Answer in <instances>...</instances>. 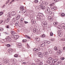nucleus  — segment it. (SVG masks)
I'll list each match as a JSON object with an SVG mask.
<instances>
[{
	"mask_svg": "<svg viewBox=\"0 0 65 65\" xmlns=\"http://www.w3.org/2000/svg\"><path fill=\"white\" fill-rule=\"evenodd\" d=\"M55 5L54 4H52L50 5V8L53 11H54L55 10H56V8L55 7Z\"/></svg>",
	"mask_w": 65,
	"mask_h": 65,
	"instance_id": "obj_1",
	"label": "nucleus"
},
{
	"mask_svg": "<svg viewBox=\"0 0 65 65\" xmlns=\"http://www.w3.org/2000/svg\"><path fill=\"white\" fill-rule=\"evenodd\" d=\"M42 26L43 27H47V23L46 22H42Z\"/></svg>",
	"mask_w": 65,
	"mask_h": 65,
	"instance_id": "obj_2",
	"label": "nucleus"
},
{
	"mask_svg": "<svg viewBox=\"0 0 65 65\" xmlns=\"http://www.w3.org/2000/svg\"><path fill=\"white\" fill-rule=\"evenodd\" d=\"M37 19L38 21H41L42 19V17H41L39 15H37L36 16Z\"/></svg>",
	"mask_w": 65,
	"mask_h": 65,
	"instance_id": "obj_3",
	"label": "nucleus"
},
{
	"mask_svg": "<svg viewBox=\"0 0 65 65\" xmlns=\"http://www.w3.org/2000/svg\"><path fill=\"white\" fill-rule=\"evenodd\" d=\"M50 8L48 7H47L45 11L47 13H48L50 11Z\"/></svg>",
	"mask_w": 65,
	"mask_h": 65,
	"instance_id": "obj_4",
	"label": "nucleus"
},
{
	"mask_svg": "<svg viewBox=\"0 0 65 65\" xmlns=\"http://www.w3.org/2000/svg\"><path fill=\"white\" fill-rule=\"evenodd\" d=\"M40 7H41V9L43 10V9H45V6H42V5H40Z\"/></svg>",
	"mask_w": 65,
	"mask_h": 65,
	"instance_id": "obj_5",
	"label": "nucleus"
},
{
	"mask_svg": "<svg viewBox=\"0 0 65 65\" xmlns=\"http://www.w3.org/2000/svg\"><path fill=\"white\" fill-rule=\"evenodd\" d=\"M58 35L59 36H60V37H61V36H62V35L61 33V32H60V30H59L58 31Z\"/></svg>",
	"mask_w": 65,
	"mask_h": 65,
	"instance_id": "obj_6",
	"label": "nucleus"
},
{
	"mask_svg": "<svg viewBox=\"0 0 65 65\" xmlns=\"http://www.w3.org/2000/svg\"><path fill=\"white\" fill-rule=\"evenodd\" d=\"M3 62L5 64L8 63L9 62V60H8V59H5L3 60Z\"/></svg>",
	"mask_w": 65,
	"mask_h": 65,
	"instance_id": "obj_7",
	"label": "nucleus"
},
{
	"mask_svg": "<svg viewBox=\"0 0 65 65\" xmlns=\"http://www.w3.org/2000/svg\"><path fill=\"white\" fill-rule=\"evenodd\" d=\"M35 61L36 62V63H40V60L38 59H35Z\"/></svg>",
	"mask_w": 65,
	"mask_h": 65,
	"instance_id": "obj_8",
	"label": "nucleus"
},
{
	"mask_svg": "<svg viewBox=\"0 0 65 65\" xmlns=\"http://www.w3.org/2000/svg\"><path fill=\"white\" fill-rule=\"evenodd\" d=\"M12 51H13V50L11 48L9 49L8 50V53H11Z\"/></svg>",
	"mask_w": 65,
	"mask_h": 65,
	"instance_id": "obj_9",
	"label": "nucleus"
},
{
	"mask_svg": "<svg viewBox=\"0 0 65 65\" xmlns=\"http://www.w3.org/2000/svg\"><path fill=\"white\" fill-rule=\"evenodd\" d=\"M21 17V15H17V17L16 18V20H18L20 19V18Z\"/></svg>",
	"mask_w": 65,
	"mask_h": 65,
	"instance_id": "obj_10",
	"label": "nucleus"
},
{
	"mask_svg": "<svg viewBox=\"0 0 65 65\" xmlns=\"http://www.w3.org/2000/svg\"><path fill=\"white\" fill-rule=\"evenodd\" d=\"M22 44L21 43H18V44L17 45V47H19V48H20L22 47Z\"/></svg>",
	"mask_w": 65,
	"mask_h": 65,
	"instance_id": "obj_11",
	"label": "nucleus"
},
{
	"mask_svg": "<svg viewBox=\"0 0 65 65\" xmlns=\"http://www.w3.org/2000/svg\"><path fill=\"white\" fill-rule=\"evenodd\" d=\"M16 14V12L15 11H13L11 13V15L13 16H14Z\"/></svg>",
	"mask_w": 65,
	"mask_h": 65,
	"instance_id": "obj_12",
	"label": "nucleus"
},
{
	"mask_svg": "<svg viewBox=\"0 0 65 65\" xmlns=\"http://www.w3.org/2000/svg\"><path fill=\"white\" fill-rule=\"evenodd\" d=\"M48 51L50 54H52L53 53V49L49 48L48 50Z\"/></svg>",
	"mask_w": 65,
	"mask_h": 65,
	"instance_id": "obj_13",
	"label": "nucleus"
},
{
	"mask_svg": "<svg viewBox=\"0 0 65 65\" xmlns=\"http://www.w3.org/2000/svg\"><path fill=\"white\" fill-rule=\"evenodd\" d=\"M48 19L49 20V21H53V19L52 18V17L51 16H49L48 17Z\"/></svg>",
	"mask_w": 65,
	"mask_h": 65,
	"instance_id": "obj_14",
	"label": "nucleus"
},
{
	"mask_svg": "<svg viewBox=\"0 0 65 65\" xmlns=\"http://www.w3.org/2000/svg\"><path fill=\"white\" fill-rule=\"evenodd\" d=\"M19 38V36L18 35H15V36L14 38V39H17L18 38Z\"/></svg>",
	"mask_w": 65,
	"mask_h": 65,
	"instance_id": "obj_15",
	"label": "nucleus"
},
{
	"mask_svg": "<svg viewBox=\"0 0 65 65\" xmlns=\"http://www.w3.org/2000/svg\"><path fill=\"white\" fill-rule=\"evenodd\" d=\"M6 39H8V40L9 41H11V39L10 37L7 36L6 37Z\"/></svg>",
	"mask_w": 65,
	"mask_h": 65,
	"instance_id": "obj_16",
	"label": "nucleus"
},
{
	"mask_svg": "<svg viewBox=\"0 0 65 65\" xmlns=\"http://www.w3.org/2000/svg\"><path fill=\"white\" fill-rule=\"evenodd\" d=\"M46 63H48V64H49L50 65H51L52 64V62H51V61L49 60H47L46 62Z\"/></svg>",
	"mask_w": 65,
	"mask_h": 65,
	"instance_id": "obj_17",
	"label": "nucleus"
},
{
	"mask_svg": "<svg viewBox=\"0 0 65 65\" xmlns=\"http://www.w3.org/2000/svg\"><path fill=\"white\" fill-rule=\"evenodd\" d=\"M33 32L34 33H36V32H37V31H38V29L36 28H34L33 30Z\"/></svg>",
	"mask_w": 65,
	"mask_h": 65,
	"instance_id": "obj_18",
	"label": "nucleus"
},
{
	"mask_svg": "<svg viewBox=\"0 0 65 65\" xmlns=\"http://www.w3.org/2000/svg\"><path fill=\"white\" fill-rule=\"evenodd\" d=\"M43 55L44 56H46V55H47L48 54V52H44L43 53Z\"/></svg>",
	"mask_w": 65,
	"mask_h": 65,
	"instance_id": "obj_19",
	"label": "nucleus"
},
{
	"mask_svg": "<svg viewBox=\"0 0 65 65\" xmlns=\"http://www.w3.org/2000/svg\"><path fill=\"white\" fill-rule=\"evenodd\" d=\"M53 60V59L52 58H48V60H49V61H52V60Z\"/></svg>",
	"mask_w": 65,
	"mask_h": 65,
	"instance_id": "obj_20",
	"label": "nucleus"
},
{
	"mask_svg": "<svg viewBox=\"0 0 65 65\" xmlns=\"http://www.w3.org/2000/svg\"><path fill=\"white\" fill-rule=\"evenodd\" d=\"M8 17V18H10L11 17H10V13H8L7 14Z\"/></svg>",
	"mask_w": 65,
	"mask_h": 65,
	"instance_id": "obj_21",
	"label": "nucleus"
},
{
	"mask_svg": "<svg viewBox=\"0 0 65 65\" xmlns=\"http://www.w3.org/2000/svg\"><path fill=\"white\" fill-rule=\"evenodd\" d=\"M39 15H40V16L41 17H42V18L43 16V14L42 13H39Z\"/></svg>",
	"mask_w": 65,
	"mask_h": 65,
	"instance_id": "obj_22",
	"label": "nucleus"
},
{
	"mask_svg": "<svg viewBox=\"0 0 65 65\" xmlns=\"http://www.w3.org/2000/svg\"><path fill=\"white\" fill-rule=\"evenodd\" d=\"M22 11L23 13H25L26 12V10L25 9H24L23 10H22Z\"/></svg>",
	"mask_w": 65,
	"mask_h": 65,
	"instance_id": "obj_23",
	"label": "nucleus"
},
{
	"mask_svg": "<svg viewBox=\"0 0 65 65\" xmlns=\"http://www.w3.org/2000/svg\"><path fill=\"white\" fill-rule=\"evenodd\" d=\"M65 38H63L62 39H60V41H65Z\"/></svg>",
	"mask_w": 65,
	"mask_h": 65,
	"instance_id": "obj_24",
	"label": "nucleus"
},
{
	"mask_svg": "<svg viewBox=\"0 0 65 65\" xmlns=\"http://www.w3.org/2000/svg\"><path fill=\"white\" fill-rule=\"evenodd\" d=\"M31 22L32 23H33V24H34L35 23H36V21H34L32 19L31 20Z\"/></svg>",
	"mask_w": 65,
	"mask_h": 65,
	"instance_id": "obj_25",
	"label": "nucleus"
},
{
	"mask_svg": "<svg viewBox=\"0 0 65 65\" xmlns=\"http://www.w3.org/2000/svg\"><path fill=\"white\" fill-rule=\"evenodd\" d=\"M6 21V23H8L9 22V18H8Z\"/></svg>",
	"mask_w": 65,
	"mask_h": 65,
	"instance_id": "obj_26",
	"label": "nucleus"
},
{
	"mask_svg": "<svg viewBox=\"0 0 65 65\" xmlns=\"http://www.w3.org/2000/svg\"><path fill=\"white\" fill-rule=\"evenodd\" d=\"M54 49L55 51H57L58 50V47L57 46L55 47Z\"/></svg>",
	"mask_w": 65,
	"mask_h": 65,
	"instance_id": "obj_27",
	"label": "nucleus"
},
{
	"mask_svg": "<svg viewBox=\"0 0 65 65\" xmlns=\"http://www.w3.org/2000/svg\"><path fill=\"white\" fill-rule=\"evenodd\" d=\"M45 46V44L44 43H43L41 44V46L42 47H43V46Z\"/></svg>",
	"mask_w": 65,
	"mask_h": 65,
	"instance_id": "obj_28",
	"label": "nucleus"
},
{
	"mask_svg": "<svg viewBox=\"0 0 65 65\" xmlns=\"http://www.w3.org/2000/svg\"><path fill=\"white\" fill-rule=\"evenodd\" d=\"M36 39L37 41H39L40 40V39L39 38H36Z\"/></svg>",
	"mask_w": 65,
	"mask_h": 65,
	"instance_id": "obj_29",
	"label": "nucleus"
},
{
	"mask_svg": "<svg viewBox=\"0 0 65 65\" xmlns=\"http://www.w3.org/2000/svg\"><path fill=\"white\" fill-rule=\"evenodd\" d=\"M36 8L37 9H40V8H39V6H36Z\"/></svg>",
	"mask_w": 65,
	"mask_h": 65,
	"instance_id": "obj_30",
	"label": "nucleus"
},
{
	"mask_svg": "<svg viewBox=\"0 0 65 65\" xmlns=\"http://www.w3.org/2000/svg\"><path fill=\"white\" fill-rule=\"evenodd\" d=\"M11 33L12 35H14V32L13 31H11Z\"/></svg>",
	"mask_w": 65,
	"mask_h": 65,
	"instance_id": "obj_31",
	"label": "nucleus"
},
{
	"mask_svg": "<svg viewBox=\"0 0 65 65\" xmlns=\"http://www.w3.org/2000/svg\"><path fill=\"white\" fill-rule=\"evenodd\" d=\"M40 50V48H38L37 49L36 52H38V51H39Z\"/></svg>",
	"mask_w": 65,
	"mask_h": 65,
	"instance_id": "obj_32",
	"label": "nucleus"
},
{
	"mask_svg": "<svg viewBox=\"0 0 65 65\" xmlns=\"http://www.w3.org/2000/svg\"><path fill=\"white\" fill-rule=\"evenodd\" d=\"M39 56L40 57H41V58H42V57H43V54L42 53H41V54L39 55Z\"/></svg>",
	"mask_w": 65,
	"mask_h": 65,
	"instance_id": "obj_33",
	"label": "nucleus"
},
{
	"mask_svg": "<svg viewBox=\"0 0 65 65\" xmlns=\"http://www.w3.org/2000/svg\"><path fill=\"white\" fill-rule=\"evenodd\" d=\"M63 51V50H62L60 49L58 51V52H59L60 53H62V52Z\"/></svg>",
	"mask_w": 65,
	"mask_h": 65,
	"instance_id": "obj_34",
	"label": "nucleus"
},
{
	"mask_svg": "<svg viewBox=\"0 0 65 65\" xmlns=\"http://www.w3.org/2000/svg\"><path fill=\"white\" fill-rule=\"evenodd\" d=\"M51 62H52V64H54V63H56V62H55V61L54 59H53V60H52V61H51Z\"/></svg>",
	"mask_w": 65,
	"mask_h": 65,
	"instance_id": "obj_35",
	"label": "nucleus"
},
{
	"mask_svg": "<svg viewBox=\"0 0 65 65\" xmlns=\"http://www.w3.org/2000/svg\"><path fill=\"white\" fill-rule=\"evenodd\" d=\"M53 24L54 25H58V23H57V22H54L53 23Z\"/></svg>",
	"mask_w": 65,
	"mask_h": 65,
	"instance_id": "obj_36",
	"label": "nucleus"
},
{
	"mask_svg": "<svg viewBox=\"0 0 65 65\" xmlns=\"http://www.w3.org/2000/svg\"><path fill=\"white\" fill-rule=\"evenodd\" d=\"M22 42H27V40L25 39L23 40Z\"/></svg>",
	"mask_w": 65,
	"mask_h": 65,
	"instance_id": "obj_37",
	"label": "nucleus"
},
{
	"mask_svg": "<svg viewBox=\"0 0 65 65\" xmlns=\"http://www.w3.org/2000/svg\"><path fill=\"white\" fill-rule=\"evenodd\" d=\"M61 16H62V17H64V16H65V14L64 13H63L61 14Z\"/></svg>",
	"mask_w": 65,
	"mask_h": 65,
	"instance_id": "obj_38",
	"label": "nucleus"
},
{
	"mask_svg": "<svg viewBox=\"0 0 65 65\" xmlns=\"http://www.w3.org/2000/svg\"><path fill=\"white\" fill-rule=\"evenodd\" d=\"M11 62H14V60L13 58H12L11 59Z\"/></svg>",
	"mask_w": 65,
	"mask_h": 65,
	"instance_id": "obj_39",
	"label": "nucleus"
},
{
	"mask_svg": "<svg viewBox=\"0 0 65 65\" xmlns=\"http://www.w3.org/2000/svg\"><path fill=\"white\" fill-rule=\"evenodd\" d=\"M0 31H3V28L2 27L0 28Z\"/></svg>",
	"mask_w": 65,
	"mask_h": 65,
	"instance_id": "obj_40",
	"label": "nucleus"
},
{
	"mask_svg": "<svg viewBox=\"0 0 65 65\" xmlns=\"http://www.w3.org/2000/svg\"><path fill=\"white\" fill-rule=\"evenodd\" d=\"M48 13L49 14H51L52 13V11H50L48 12Z\"/></svg>",
	"mask_w": 65,
	"mask_h": 65,
	"instance_id": "obj_41",
	"label": "nucleus"
},
{
	"mask_svg": "<svg viewBox=\"0 0 65 65\" xmlns=\"http://www.w3.org/2000/svg\"><path fill=\"white\" fill-rule=\"evenodd\" d=\"M38 2V0H36L34 1V2L35 3H37V2Z\"/></svg>",
	"mask_w": 65,
	"mask_h": 65,
	"instance_id": "obj_42",
	"label": "nucleus"
},
{
	"mask_svg": "<svg viewBox=\"0 0 65 65\" xmlns=\"http://www.w3.org/2000/svg\"><path fill=\"white\" fill-rule=\"evenodd\" d=\"M41 37H45V35L44 34H43L42 35H41Z\"/></svg>",
	"mask_w": 65,
	"mask_h": 65,
	"instance_id": "obj_43",
	"label": "nucleus"
},
{
	"mask_svg": "<svg viewBox=\"0 0 65 65\" xmlns=\"http://www.w3.org/2000/svg\"><path fill=\"white\" fill-rule=\"evenodd\" d=\"M3 14V12H0V15H2Z\"/></svg>",
	"mask_w": 65,
	"mask_h": 65,
	"instance_id": "obj_44",
	"label": "nucleus"
},
{
	"mask_svg": "<svg viewBox=\"0 0 65 65\" xmlns=\"http://www.w3.org/2000/svg\"><path fill=\"white\" fill-rule=\"evenodd\" d=\"M18 55H17V54H15L14 55V57H18Z\"/></svg>",
	"mask_w": 65,
	"mask_h": 65,
	"instance_id": "obj_45",
	"label": "nucleus"
},
{
	"mask_svg": "<svg viewBox=\"0 0 65 65\" xmlns=\"http://www.w3.org/2000/svg\"><path fill=\"white\" fill-rule=\"evenodd\" d=\"M7 46L8 47H9L10 46V45L9 44H8L7 45Z\"/></svg>",
	"mask_w": 65,
	"mask_h": 65,
	"instance_id": "obj_46",
	"label": "nucleus"
},
{
	"mask_svg": "<svg viewBox=\"0 0 65 65\" xmlns=\"http://www.w3.org/2000/svg\"><path fill=\"white\" fill-rule=\"evenodd\" d=\"M9 26L8 25L6 26V28H7L8 29H9Z\"/></svg>",
	"mask_w": 65,
	"mask_h": 65,
	"instance_id": "obj_47",
	"label": "nucleus"
},
{
	"mask_svg": "<svg viewBox=\"0 0 65 65\" xmlns=\"http://www.w3.org/2000/svg\"><path fill=\"white\" fill-rule=\"evenodd\" d=\"M24 9H25V8H20V10H22V11L24 10Z\"/></svg>",
	"mask_w": 65,
	"mask_h": 65,
	"instance_id": "obj_48",
	"label": "nucleus"
},
{
	"mask_svg": "<svg viewBox=\"0 0 65 65\" xmlns=\"http://www.w3.org/2000/svg\"><path fill=\"white\" fill-rule=\"evenodd\" d=\"M20 22L21 23H23V20H20Z\"/></svg>",
	"mask_w": 65,
	"mask_h": 65,
	"instance_id": "obj_49",
	"label": "nucleus"
},
{
	"mask_svg": "<svg viewBox=\"0 0 65 65\" xmlns=\"http://www.w3.org/2000/svg\"><path fill=\"white\" fill-rule=\"evenodd\" d=\"M24 23L25 24H28V22L25 21H24Z\"/></svg>",
	"mask_w": 65,
	"mask_h": 65,
	"instance_id": "obj_50",
	"label": "nucleus"
},
{
	"mask_svg": "<svg viewBox=\"0 0 65 65\" xmlns=\"http://www.w3.org/2000/svg\"><path fill=\"white\" fill-rule=\"evenodd\" d=\"M21 24H19L18 25V26L19 27H21Z\"/></svg>",
	"mask_w": 65,
	"mask_h": 65,
	"instance_id": "obj_51",
	"label": "nucleus"
},
{
	"mask_svg": "<svg viewBox=\"0 0 65 65\" xmlns=\"http://www.w3.org/2000/svg\"><path fill=\"white\" fill-rule=\"evenodd\" d=\"M55 62H57V61H58V59H56L54 60Z\"/></svg>",
	"mask_w": 65,
	"mask_h": 65,
	"instance_id": "obj_52",
	"label": "nucleus"
},
{
	"mask_svg": "<svg viewBox=\"0 0 65 65\" xmlns=\"http://www.w3.org/2000/svg\"><path fill=\"white\" fill-rule=\"evenodd\" d=\"M37 49L36 48H35L34 49V51L35 52H36Z\"/></svg>",
	"mask_w": 65,
	"mask_h": 65,
	"instance_id": "obj_53",
	"label": "nucleus"
},
{
	"mask_svg": "<svg viewBox=\"0 0 65 65\" xmlns=\"http://www.w3.org/2000/svg\"><path fill=\"white\" fill-rule=\"evenodd\" d=\"M39 63L40 65H43V63H42V62H41V61H40V63Z\"/></svg>",
	"mask_w": 65,
	"mask_h": 65,
	"instance_id": "obj_54",
	"label": "nucleus"
},
{
	"mask_svg": "<svg viewBox=\"0 0 65 65\" xmlns=\"http://www.w3.org/2000/svg\"><path fill=\"white\" fill-rule=\"evenodd\" d=\"M42 54V53H40V52H39L38 53V56H39V55H40V54Z\"/></svg>",
	"mask_w": 65,
	"mask_h": 65,
	"instance_id": "obj_55",
	"label": "nucleus"
},
{
	"mask_svg": "<svg viewBox=\"0 0 65 65\" xmlns=\"http://www.w3.org/2000/svg\"><path fill=\"white\" fill-rule=\"evenodd\" d=\"M47 41H44V43H47Z\"/></svg>",
	"mask_w": 65,
	"mask_h": 65,
	"instance_id": "obj_56",
	"label": "nucleus"
},
{
	"mask_svg": "<svg viewBox=\"0 0 65 65\" xmlns=\"http://www.w3.org/2000/svg\"><path fill=\"white\" fill-rule=\"evenodd\" d=\"M9 2V0H8V1H7L6 2H7V3L6 4H7Z\"/></svg>",
	"mask_w": 65,
	"mask_h": 65,
	"instance_id": "obj_57",
	"label": "nucleus"
},
{
	"mask_svg": "<svg viewBox=\"0 0 65 65\" xmlns=\"http://www.w3.org/2000/svg\"><path fill=\"white\" fill-rule=\"evenodd\" d=\"M63 29H65V25H63Z\"/></svg>",
	"mask_w": 65,
	"mask_h": 65,
	"instance_id": "obj_58",
	"label": "nucleus"
},
{
	"mask_svg": "<svg viewBox=\"0 0 65 65\" xmlns=\"http://www.w3.org/2000/svg\"><path fill=\"white\" fill-rule=\"evenodd\" d=\"M3 22V21H0V24H2V22Z\"/></svg>",
	"mask_w": 65,
	"mask_h": 65,
	"instance_id": "obj_59",
	"label": "nucleus"
},
{
	"mask_svg": "<svg viewBox=\"0 0 65 65\" xmlns=\"http://www.w3.org/2000/svg\"><path fill=\"white\" fill-rule=\"evenodd\" d=\"M50 34L51 36H53V33H50Z\"/></svg>",
	"mask_w": 65,
	"mask_h": 65,
	"instance_id": "obj_60",
	"label": "nucleus"
},
{
	"mask_svg": "<svg viewBox=\"0 0 65 65\" xmlns=\"http://www.w3.org/2000/svg\"><path fill=\"white\" fill-rule=\"evenodd\" d=\"M20 8H24V7L23 6H21V7Z\"/></svg>",
	"mask_w": 65,
	"mask_h": 65,
	"instance_id": "obj_61",
	"label": "nucleus"
},
{
	"mask_svg": "<svg viewBox=\"0 0 65 65\" xmlns=\"http://www.w3.org/2000/svg\"><path fill=\"white\" fill-rule=\"evenodd\" d=\"M18 24H17V23H16L15 24V25L16 26H18Z\"/></svg>",
	"mask_w": 65,
	"mask_h": 65,
	"instance_id": "obj_62",
	"label": "nucleus"
},
{
	"mask_svg": "<svg viewBox=\"0 0 65 65\" xmlns=\"http://www.w3.org/2000/svg\"><path fill=\"white\" fill-rule=\"evenodd\" d=\"M54 40H55V39L53 38L52 39V41H54Z\"/></svg>",
	"mask_w": 65,
	"mask_h": 65,
	"instance_id": "obj_63",
	"label": "nucleus"
},
{
	"mask_svg": "<svg viewBox=\"0 0 65 65\" xmlns=\"http://www.w3.org/2000/svg\"><path fill=\"white\" fill-rule=\"evenodd\" d=\"M32 65H36V64H35V63H32Z\"/></svg>",
	"mask_w": 65,
	"mask_h": 65,
	"instance_id": "obj_64",
	"label": "nucleus"
}]
</instances>
